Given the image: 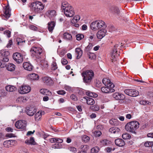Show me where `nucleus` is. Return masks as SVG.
Returning <instances> with one entry per match:
<instances>
[{
    "instance_id": "nucleus-18",
    "label": "nucleus",
    "mask_w": 153,
    "mask_h": 153,
    "mask_svg": "<svg viewBox=\"0 0 153 153\" xmlns=\"http://www.w3.org/2000/svg\"><path fill=\"white\" fill-rule=\"evenodd\" d=\"M115 143L117 146L120 147L123 146L125 144L124 141L120 138H118L115 140Z\"/></svg>"
},
{
    "instance_id": "nucleus-56",
    "label": "nucleus",
    "mask_w": 153,
    "mask_h": 153,
    "mask_svg": "<svg viewBox=\"0 0 153 153\" xmlns=\"http://www.w3.org/2000/svg\"><path fill=\"white\" fill-rule=\"evenodd\" d=\"M69 150L71 152H75L76 151V149L74 147H70L68 148Z\"/></svg>"
},
{
    "instance_id": "nucleus-38",
    "label": "nucleus",
    "mask_w": 153,
    "mask_h": 153,
    "mask_svg": "<svg viewBox=\"0 0 153 153\" xmlns=\"http://www.w3.org/2000/svg\"><path fill=\"white\" fill-rule=\"evenodd\" d=\"M0 53L1 56L4 57H7L10 55L9 51L5 50H1L0 51Z\"/></svg>"
},
{
    "instance_id": "nucleus-7",
    "label": "nucleus",
    "mask_w": 153,
    "mask_h": 153,
    "mask_svg": "<svg viewBox=\"0 0 153 153\" xmlns=\"http://www.w3.org/2000/svg\"><path fill=\"white\" fill-rule=\"evenodd\" d=\"M13 57L14 60L18 64L21 63L23 61V56L19 53L17 52L14 53Z\"/></svg>"
},
{
    "instance_id": "nucleus-49",
    "label": "nucleus",
    "mask_w": 153,
    "mask_h": 153,
    "mask_svg": "<svg viewBox=\"0 0 153 153\" xmlns=\"http://www.w3.org/2000/svg\"><path fill=\"white\" fill-rule=\"evenodd\" d=\"M94 135L96 137H99L100 136L102 133L100 131H96L94 132Z\"/></svg>"
},
{
    "instance_id": "nucleus-46",
    "label": "nucleus",
    "mask_w": 153,
    "mask_h": 153,
    "mask_svg": "<svg viewBox=\"0 0 153 153\" xmlns=\"http://www.w3.org/2000/svg\"><path fill=\"white\" fill-rule=\"evenodd\" d=\"M57 66L55 62H53L51 65V70L54 71L57 68Z\"/></svg>"
},
{
    "instance_id": "nucleus-53",
    "label": "nucleus",
    "mask_w": 153,
    "mask_h": 153,
    "mask_svg": "<svg viewBox=\"0 0 153 153\" xmlns=\"http://www.w3.org/2000/svg\"><path fill=\"white\" fill-rule=\"evenodd\" d=\"M58 94L60 95H63L65 94L66 92L64 90H59L57 91Z\"/></svg>"
},
{
    "instance_id": "nucleus-40",
    "label": "nucleus",
    "mask_w": 153,
    "mask_h": 153,
    "mask_svg": "<svg viewBox=\"0 0 153 153\" xmlns=\"http://www.w3.org/2000/svg\"><path fill=\"white\" fill-rule=\"evenodd\" d=\"M88 146L87 145H82L81 146L80 149L81 150L80 151H83V152L86 153V152L88 149Z\"/></svg>"
},
{
    "instance_id": "nucleus-64",
    "label": "nucleus",
    "mask_w": 153,
    "mask_h": 153,
    "mask_svg": "<svg viewBox=\"0 0 153 153\" xmlns=\"http://www.w3.org/2000/svg\"><path fill=\"white\" fill-rule=\"evenodd\" d=\"M2 60L4 62L6 63L9 61V59L7 57H5L3 58Z\"/></svg>"
},
{
    "instance_id": "nucleus-6",
    "label": "nucleus",
    "mask_w": 153,
    "mask_h": 153,
    "mask_svg": "<svg viewBox=\"0 0 153 153\" xmlns=\"http://www.w3.org/2000/svg\"><path fill=\"white\" fill-rule=\"evenodd\" d=\"M15 126L17 128L24 130L25 129L26 126V121L22 120H18L15 123Z\"/></svg>"
},
{
    "instance_id": "nucleus-20",
    "label": "nucleus",
    "mask_w": 153,
    "mask_h": 153,
    "mask_svg": "<svg viewBox=\"0 0 153 153\" xmlns=\"http://www.w3.org/2000/svg\"><path fill=\"white\" fill-rule=\"evenodd\" d=\"M119 55L118 54L117 51V50L113 49L111 53V56L112 59V62L116 60L117 57Z\"/></svg>"
},
{
    "instance_id": "nucleus-26",
    "label": "nucleus",
    "mask_w": 153,
    "mask_h": 153,
    "mask_svg": "<svg viewBox=\"0 0 153 153\" xmlns=\"http://www.w3.org/2000/svg\"><path fill=\"white\" fill-rule=\"evenodd\" d=\"M120 131V129L115 127H112L109 130V131L110 132L114 134H118Z\"/></svg>"
},
{
    "instance_id": "nucleus-23",
    "label": "nucleus",
    "mask_w": 153,
    "mask_h": 153,
    "mask_svg": "<svg viewBox=\"0 0 153 153\" xmlns=\"http://www.w3.org/2000/svg\"><path fill=\"white\" fill-rule=\"evenodd\" d=\"M42 80L44 83L48 85H50L52 82L51 79L50 77L48 76H45L43 77Z\"/></svg>"
},
{
    "instance_id": "nucleus-1",
    "label": "nucleus",
    "mask_w": 153,
    "mask_h": 153,
    "mask_svg": "<svg viewBox=\"0 0 153 153\" xmlns=\"http://www.w3.org/2000/svg\"><path fill=\"white\" fill-rule=\"evenodd\" d=\"M139 123L137 121H133L127 123L125 126L126 131L132 133L136 134V130L139 127Z\"/></svg>"
},
{
    "instance_id": "nucleus-54",
    "label": "nucleus",
    "mask_w": 153,
    "mask_h": 153,
    "mask_svg": "<svg viewBox=\"0 0 153 153\" xmlns=\"http://www.w3.org/2000/svg\"><path fill=\"white\" fill-rule=\"evenodd\" d=\"M61 63L63 65H66L68 63V62L66 59L62 58L61 59Z\"/></svg>"
},
{
    "instance_id": "nucleus-62",
    "label": "nucleus",
    "mask_w": 153,
    "mask_h": 153,
    "mask_svg": "<svg viewBox=\"0 0 153 153\" xmlns=\"http://www.w3.org/2000/svg\"><path fill=\"white\" fill-rule=\"evenodd\" d=\"M78 22V21L76 19L75 17H74L71 20V22L73 24L77 22Z\"/></svg>"
},
{
    "instance_id": "nucleus-58",
    "label": "nucleus",
    "mask_w": 153,
    "mask_h": 153,
    "mask_svg": "<svg viewBox=\"0 0 153 153\" xmlns=\"http://www.w3.org/2000/svg\"><path fill=\"white\" fill-rule=\"evenodd\" d=\"M120 48H121V46H120V45L118 43V44H116L114 45L113 49H114V50H117V48L119 49Z\"/></svg>"
},
{
    "instance_id": "nucleus-33",
    "label": "nucleus",
    "mask_w": 153,
    "mask_h": 153,
    "mask_svg": "<svg viewBox=\"0 0 153 153\" xmlns=\"http://www.w3.org/2000/svg\"><path fill=\"white\" fill-rule=\"evenodd\" d=\"M110 124L114 126H117L119 125V122L117 119H112L109 121Z\"/></svg>"
},
{
    "instance_id": "nucleus-22",
    "label": "nucleus",
    "mask_w": 153,
    "mask_h": 153,
    "mask_svg": "<svg viewBox=\"0 0 153 153\" xmlns=\"http://www.w3.org/2000/svg\"><path fill=\"white\" fill-rule=\"evenodd\" d=\"M83 98L85 100L87 104L88 105H93L95 103L94 100L92 98L88 97H84Z\"/></svg>"
},
{
    "instance_id": "nucleus-52",
    "label": "nucleus",
    "mask_w": 153,
    "mask_h": 153,
    "mask_svg": "<svg viewBox=\"0 0 153 153\" xmlns=\"http://www.w3.org/2000/svg\"><path fill=\"white\" fill-rule=\"evenodd\" d=\"M30 28L32 30L36 31L38 30V28L33 25H31L30 26Z\"/></svg>"
},
{
    "instance_id": "nucleus-5",
    "label": "nucleus",
    "mask_w": 153,
    "mask_h": 153,
    "mask_svg": "<svg viewBox=\"0 0 153 153\" xmlns=\"http://www.w3.org/2000/svg\"><path fill=\"white\" fill-rule=\"evenodd\" d=\"M30 51L33 54V56L36 58L39 59L42 56V54L43 52V49L40 47L37 46L33 47L30 49Z\"/></svg>"
},
{
    "instance_id": "nucleus-37",
    "label": "nucleus",
    "mask_w": 153,
    "mask_h": 153,
    "mask_svg": "<svg viewBox=\"0 0 153 153\" xmlns=\"http://www.w3.org/2000/svg\"><path fill=\"white\" fill-rule=\"evenodd\" d=\"M86 94L88 96L91 97H96L97 96V95L96 94L89 91H87L86 92Z\"/></svg>"
},
{
    "instance_id": "nucleus-30",
    "label": "nucleus",
    "mask_w": 153,
    "mask_h": 153,
    "mask_svg": "<svg viewBox=\"0 0 153 153\" xmlns=\"http://www.w3.org/2000/svg\"><path fill=\"white\" fill-rule=\"evenodd\" d=\"M76 53L77 55V58L79 59L82 56V51L81 49L80 48H77L76 49Z\"/></svg>"
},
{
    "instance_id": "nucleus-55",
    "label": "nucleus",
    "mask_w": 153,
    "mask_h": 153,
    "mask_svg": "<svg viewBox=\"0 0 153 153\" xmlns=\"http://www.w3.org/2000/svg\"><path fill=\"white\" fill-rule=\"evenodd\" d=\"M4 34L6 35L8 37H10V32L9 30H7L4 32Z\"/></svg>"
},
{
    "instance_id": "nucleus-25",
    "label": "nucleus",
    "mask_w": 153,
    "mask_h": 153,
    "mask_svg": "<svg viewBox=\"0 0 153 153\" xmlns=\"http://www.w3.org/2000/svg\"><path fill=\"white\" fill-rule=\"evenodd\" d=\"M55 26V23L54 21H51L48 24V29L50 32H52Z\"/></svg>"
},
{
    "instance_id": "nucleus-41",
    "label": "nucleus",
    "mask_w": 153,
    "mask_h": 153,
    "mask_svg": "<svg viewBox=\"0 0 153 153\" xmlns=\"http://www.w3.org/2000/svg\"><path fill=\"white\" fill-rule=\"evenodd\" d=\"M100 150L99 147L95 146L92 148L91 150V153H97Z\"/></svg>"
},
{
    "instance_id": "nucleus-10",
    "label": "nucleus",
    "mask_w": 153,
    "mask_h": 153,
    "mask_svg": "<svg viewBox=\"0 0 153 153\" xmlns=\"http://www.w3.org/2000/svg\"><path fill=\"white\" fill-rule=\"evenodd\" d=\"M64 13L67 17H70L73 16L75 14L74 8L71 6L66 9L64 11Z\"/></svg>"
},
{
    "instance_id": "nucleus-51",
    "label": "nucleus",
    "mask_w": 153,
    "mask_h": 153,
    "mask_svg": "<svg viewBox=\"0 0 153 153\" xmlns=\"http://www.w3.org/2000/svg\"><path fill=\"white\" fill-rule=\"evenodd\" d=\"M70 98L74 101H76L77 100V98L76 96L74 94H72L70 96Z\"/></svg>"
},
{
    "instance_id": "nucleus-15",
    "label": "nucleus",
    "mask_w": 153,
    "mask_h": 153,
    "mask_svg": "<svg viewBox=\"0 0 153 153\" xmlns=\"http://www.w3.org/2000/svg\"><path fill=\"white\" fill-rule=\"evenodd\" d=\"M27 114L29 116H33L36 112V110L34 107H28L26 110Z\"/></svg>"
},
{
    "instance_id": "nucleus-11",
    "label": "nucleus",
    "mask_w": 153,
    "mask_h": 153,
    "mask_svg": "<svg viewBox=\"0 0 153 153\" xmlns=\"http://www.w3.org/2000/svg\"><path fill=\"white\" fill-rule=\"evenodd\" d=\"M112 97L117 100H123L125 98L124 94L119 93H114L113 94Z\"/></svg>"
},
{
    "instance_id": "nucleus-4",
    "label": "nucleus",
    "mask_w": 153,
    "mask_h": 153,
    "mask_svg": "<svg viewBox=\"0 0 153 153\" xmlns=\"http://www.w3.org/2000/svg\"><path fill=\"white\" fill-rule=\"evenodd\" d=\"M91 29L93 30H97L102 27H106L105 22L102 21H96L93 22L90 25Z\"/></svg>"
},
{
    "instance_id": "nucleus-47",
    "label": "nucleus",
    "mask_w": 153,
    "mask_h": 153,
    "mask_svg": "<svg viewBox=\"0 0 153 153\" xmlns=\"http://www.w3.org/2000/svg\"><path fill=\"white\" fill-rule=\"evenodd\" d=\"M153 145V142H145L144 144V146L146 147H150L152 146Z\"/></svg>"
},
{
    "instance_id": "nucleus-34",
    "label": "nucleus",
    "mask_w": 153,
    "mask_h": 153,
    "mask_svg": "<svg viewBox=\"0 0 153 153\" xmlns=\"http://www.w3.org/2000/svg\"><path fill=\"white\" fill-rule=\"evenodd\" d=\"M7 68V70L10 71H13L15 69V66L13 64H9Z\"/></svg>"
},
{
    "instance_id": "nucleus-43",
    "label": "nucleus",
    "mask_w": 153,
    "mask_h": 153,
    "mask_svg": "<svg viewBox=\"0 0 153 153\" xmlns=\"http://www.w3.org/2000/svg\"><path fill=\"white\" fill-rule=\"evenodd\" d=\"M82 140L85 143H87L89 140L90 138L87 136L84 135L82 137Z\"/></svg>"
},
{
    "instance_id": "nucleus-45",
    "label": "nucleus",
    "mask_w": 153,
    "mask_h": 153,
    "mask_svg": "<svg viewBox=\"0 0 153 153\" xmlns=\"http://www.w3.org/2000/svg\"><path fill=\"white\" fill-rule=\"evenodd\" d=\"M76 39L77 40H80L83 39L84 37V35L82 34H78L76 35Z\"/></svg>"
},
{
    "instance_id": "nucleus-24",
    "label": "nucleus",
    "mask_w": 153,
    "mask_h": 153,
    "mask_svg": "<svg viewBox=\"0 0 153 153\" xmlns=\"http://www.w3.org/2000/svg\"><path fill=\"white\" fill-rule=\"evenodd\" d=\"M28 78L31 80H36L39 79L38 75L35 73H32L28 75Z\"/></svg>"
},
{
    "instance_id": "nucleus-12",
    "label": "nucleus",
    "mask_w": 153,
    "mask_h": 153,
    "mask_svg": "<svg viewBox=\"0 0 153 153\" xmlns=\"http://www.w3.org/2000/svg\"><path fill=\"white\" fill-rule=\"evenodd\" d=\"M102 83L108 87L113 88L114 87V85L111 82L110 80L107 78H104L102 80Z\"/></svg>"
},
{
    "instance_id": "nucleus-44",
    "label": "nucleus",
    "mask_w": 153,
    "mask_h": 153,
    "mask_svg": "<svg viewBox=\"0 0 153 153\" xmlns=\"http://www.w3.org/2000/svg\"><path fill=\"white\" fill-rule=\"evenodd\" d=\"M90 108L93 111H98L99 109V107L98 105H95L91 106Z\"/></svg>"
},
{
    "instance_id": "nucleus-31",
    "label": "nucleus",
    "mask_w": 153,
    "mask_h": 153,
    "mask_svg": "<svg viewBox=\"0 0 153 153\" xmlns=\"http://www.w3.org/2000/svg\"><path fill=\"white\" fill-rule=\"evenodd\" d=\"M110 143V141L107 139H103L100 141V145L102 146H107Z\"/></svg>"
},
{
    "instance_id": "nucleus-8",
    "label": "nucleus",
    "mask_w": 153,
    "mask_h": 153,
    "mask_svg": "<svg viewBox=\"0 0 153 153\" xmlns=\"http://www.w3.org/2000/svg\"><path fill=\"white\" fill-rule=\"evenodd\" d=\"M125 93L131 97H135L139 94V92L134 89H127L125 90Z\"/></svg>"
},
{
    "instance_id": "nucleus-27",
    "label": "nucleus",
    "mask_w": 153,
    "mask_h": 153,
    "mask_svg": "<svg viewBox=\"0 0 153 153\" xmlns=\"http://www.w3.org/2000/svg\"><path fill=\"white\" fill-rule=\"evenodd\" d=\"M5 89L7 91L11 92L15 91L16 90V87L10 85L6 86Z\"/></svg>"
},
{
    "instance_id": "nucleus-19",
    "label": "nucleus",
    "mask_w": 153,
    "mask_h": 153,
    "mask_svg": "<svg viewBox=\"0 0 153 153\" xmlns=\"http://www.w3.org/2000/svg\"><path fill=\"white\" fill-rule=\"evenodd\" d=\"M23 67L25 70L29 71H32L33 67L30 64L27 62H25L23 63Z\"/></svg>"
},
{
    "instance_id": "nucleus-61",
    "label": "nucleus",
    "mask_w": 153,
    "mask_h": 153,
    "mask_svg": "<svg viewBox=\"0 0 153 153\" xmlns=\"http://www.w3.org/2000/svg\"><path fill=\"white\" fill-rule=\"evenodd\" d=\"M56 143H61L63 142V140L59 138H56Z\"/></svg>"
},
{
    "instance_id": "nucleus-13",
    "label": "nucleus",
    "mask_w": 153,
    "mask_h": 153,
    "mask_svg": "<svg viewBox=\"0 0 153 153\" xmlns=\"http://www.w3.org/2000/svg\"><path fill=\"white\" fill-rule=\"evenodd\" d=\"M107 31L105 29H101L99 30L97 33L96 35L98 39H101L105 36Z\"/></svg>"
},
{
    "instance_id": "nucleus-28",
    "label": "nucleus",
    "mask_w": 153,
    "mask_h": 153,
    "mask_svg": "<svg viewBox=\"0 0 153 153\" xmlns=\"http://www.w3.org/2000/svg\"><path fill=\"white\" fill-rule=\"evenodd\" d=\"M40 92L41 93L45 95H50L51 94V93L49 90L46 89H42Z\"/></svg>"
},
{
    "instance_id": "nucleus-3",
    "label": "nucleus",
    "mask_w": 153,
    "mask_h": 153,
    "mask_svg": "<svg viewBox=\"0 0 153 153\" xmlns=\"http://www.w3.org/2000/svg\"><path fill=\"white\" fill-rule=\"evenodd\" d=\"M83 80L84 82L89 83L94 77V74L91 70H88L83 71L82 74Z\"/></svg>"
},
{
    "instance_id": "nucleus-39",
    "label": "nucleus",
    "mask_w": 153,
    "mask_h": 153,
    "mask_svg": "<svg viewBox=\"0 0 153 153\" xmlns=\"http://www.w3.org/2000/svg\"><path fill=\"white\" fill-rule=\"evenodd\" d=\"M13 141L12 140H6L4 142L3 145L5 147L8 148L9 147L11 143H13Z\"/></svg>"
},
{
    "instance_id": "nucleus-63",
    "label": "nucleus",
    "mask_w": 153,
    "mask_h": 153,
    "mask_svg": "<svg viewBox=\"0 0 153 153\" xmlns=\"http://www.w3.org/2000/svg\"><path fill=\"white\" fill-rule=\"evenodd\" d=\"M93 46V45L92 43H89L88 45L87 46V48L89 50L91 49Z\"/></svg>"
},
{
    "instance_id": "nucleus-50",
    "label": "nucleus",
    "mask_w": 153,
    "mask_h": 153,
    "mask_svg": "<svg viewBox=\"0 0 153 153\" xmlns=\"http://www.w3.org/2000/svg\"><path fill=\"white\" fill-rule=\"evenodd\" d=\"M6 63L3 61V60H0V67L1 68H3L6 66Z\"/></svg>"
},
{
    "instance_id": "nucleus-16",
    "label": "nucleus",
    "mask_w": 153,
    "mask_h": 153,
    "mask_svg": "<svg viewBox=\"0 0 153 153\" xmlns=\"http://www.w3.org/2000/svg\"><path fill=\"white\" fill-rule=\"evenodd\" d=\"M102 91L104 93H108L109 92H113L115 91V90L110 87H103L101 88Z\"/></svg>"
},
{
    "instance_id": "nucleus-9",
    "label": "nucleus",
    "mask_w": 153,
    "mask_h": 153,
    "mask_svg": "<svg viewBox=\"0 0 153 153\" xmlns=\"http://www.w3.org/2000/svg\"><path fill=\"white\" fill-rule=\"evenodd\" d=\"M31 88L28 85H22L19 89V92L21 94H25L29 92Z\"/></svg>"
},
{
    "instance_id": "nucleus-29",
    "label": "nucleus",
    "mask_w": 153,
    "mask_h": 153,
    "mask_svg": "<svg viewBox=\"0 0 153 153\" xmlns=\"http://www.w3.org/2000/svg\"><path fill=\"white\" fill-rule=\"evenodd\" d=\"M46 13L50 18H52L56 15V11L54 10H48Z\"/></svg>"
},
{
    "instance_id": "nucleus-48",
    "label": "nucleus",
    "mask_w": 153,
    "mask_h": 153,
    "mask_svg": "<svg viewBox=\"0 0 153 153\" xmlns=\"http://www.w3.org/2000/svg\"><path fill=\"white\" fill-rule=\"evenodd\" d=\"M140 104L143 105H146L147 104L149 105L150 104V102H149V101L144 100L140 101Z\"/></svg>"
},
{
    "instance_id": "nucleus-17",
    "label": "nucleus",
    "mask_w": 153,
    "mask_h": 153,
    "mask_svg": "<svg viewBox=\"0 0 153 153\" xmlns=\"http://www.w3.org/2000/svg\"><path fill=\"white\" fill-rule=\"evenodd\" d=\"M109 10L111 13L115 15H118L120 12L119 9L115 6H111Z\"/></svg>"
},
{
    "instance_id": "nucleus-42",
    "label": "nucleus",
    "mask_w": 153,
    "mask_h": 153,
    "mask_svg": "<svg viewBox=\"0 0 153 153\" xmlns=\"http://www.w3.org/2000/svg\"><path fill=\"white\" fill-rule=\"evenodd\" d=\"M122 137L124 139L126 140L130 139L131 137V136L129 134L126 133L122 134Z\"/></svg>"
},
{
    "instance_id": "nucleus-59",
    "label": "nucleus",
    "mask_w": 153,
    "mask_h": 153,
    "mask_svg": "<svg viewBox=\"0 0 153 153\" xmlns=\"http://www.w3.org/2000/svg\"><path fill=\"white\" fill-rule=\"evenodd\" d=\"M13 42L11 40H10L9 41V43H8L7 45V48H9L11 47V46L12 45Z\"/></svg>"
},
{
    "instance_id": "nucleus-35",
    "label": "nucleus",
    "mask_w": 153,
    "mask_h": 153,
    "mask_svg": "<svg viewBox=\"0 0 153 153\" xmlns=\"http://www.w3.org/2000/svg\"><path fill=\"white\" fill-rule=\"evenodd\" d=\"M42 114L41 112L40 111L38 112L35 115V119L36 121H38L42 117Z\"/></svg>"
},
{
    "instance_id": "nucleus-14",
    "label": "nucleus",
    "mask_w": 153,
    "mask_h": 153,
    "mask_svg": "<svg viewBox=\"0 0 153 153\" xmlns=\"http://www.w3.org/2000/svg\"><path fill=\"white\" fill-rule=\"evenodd\" d=\"M5 11L4 14V16L7 19H8L10 16L11 10L10 9V6L8 4L5 7Z\"/></svg>"
},
{
    "instance_id": "nucleus-60",
    "label": "nucleus",
    "mask_w": 153,
    "mask_h": 153,
    "mask_svg": "<svg viewBox=\"0 0 153 153\" xmlns=\"http://www.w3.org/2000/svg\"><path fill=\"white\" fill-rule=\"evenodd\" d=\"M6 137H14V135L13 134H7L6 135Z\"/></svg>"
},
{
    "instance_id": "nucleus-57",
    "label": "nucleus",
    "mask_w": 153,
    "mask_h": 153,
    "mask_svg": "<svg viewBox=\"0 0 153 153\" xmlns=\"http://www.w3.org/2000/svg\"><path fill=\"white\" fill-rule=\"evenodd\" d=\"M30 144H35V142L34 141V138L33 137H31L30 138Z\"/></svg>"
},
{
    "instance_id": "nucleus-36",
    "label": "nucleus",
    "mask_w": 153,
    "mask_h": 153,
    "mask_svg": "<svg viewBox=\"0 0 153 153\" xmlns=\"http://www.w3.org/2000/svg\"><path fill=\"white\" fill-rule=\"evenodd\" d=\"M16 42L17 44L20 46L23 45L25 43V41L24 40L20 38H17L16 39Z\"/></svg>"
},
{
    "instance_id": "nucleus-21",
    "label": "nucleus",
    "mask_w": 153,
    "mask_h": 153,
    "mask_svg": "<svg viewBox=\"0 0 153 153\" xmlns=\"http://www.w3.org/2000/svg\"><path fill=\"white\" fill-rule=\"evenodd\" d=\"M63 39L66 40L71 41L72 40V37L71 35L67 32L64 33L63 34Z\"/></svg>"
},
{
    "instance_id": "nucleus-32",
    "label": "nucleus",
    "mask_w": 153,
    "mask_h": 153,
    "mask_svg": "<svg viewBox=\"0 0 153 153\" xmlns=\"http://www.w3.org/2000/svg\"><path fill=\"white\" fill-rule=\"evenodd\" d=\"M71 6L67 2H63L62 4L61 8L62 10L64 11L65 10H66V9H67V8H68L70 7Z\"/></svg>"
},
{
    "instance_id": "nucleus-2",
    "label": "nucleus",
    "mask_w": 153,
    "mask_h": 153,
    "mask_svg": "<svg viewBox=\"0 0 153 153\" xmlns=\"http://www.w3.org/2000/svg\"><path fill=\"white\" fill-rule=\"evenodd\" d=\"M32 10L36 13H40L44 8V6L41 2L35 1L30 4Z\"/></svg>"
}]
</instances>
